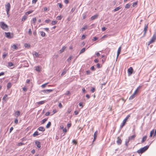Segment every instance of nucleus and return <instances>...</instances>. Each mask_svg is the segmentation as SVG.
<instances>
[{
  "mask_svg": "<svg viewBox=\"0 0 156 156\" xmlns=\"http://www.w3.org/2000/svg\"><path fill=\"white\" fill-rule=\"evenodd\" d=\"M0 26L3 30H7L8 29V26L4 22H0Z\"/></svg>",
  "mask_w": 156,
  "mask_h": 156,
  "instance_id": "nucleus-1",
  "label": "nucleus"
},
{
  "mask_svg": "<svg viewBox=\"0 0 156 156\" xmlns=\"http://www.w3.org/2000/svg\"><path fill=\"white\" fill-rule=\"evenodd\" d=\"M149 147L148 146H146L145 147L140 148L137 151V152L139 154H142L146 151Z\"/></svg>",
  "mask_w": 156,
  "mask_h": 156,
  "instance_id": "nucleus-2",
  "label": "nucleus"
},
{
  "mask_svg": "<svg viewBox=\"0 0 156 156\" xmlns=\"http://www.w3.org/2000/svg\"><path fill=\"white\" fill-rule=\"evenodd\" d=\"M156 40V31L153 34V35L150 40V41L148 42V44L150 45V44L154 43Z\"/></svg>",
  "mask_w": 156,
  "mask_h": 156,
  "instance_id": "nucleus-3",
  "label": "nucleus"
},
{
  "mask_svg": "<svg viewBox=\"0 0 156 156\" xmlns=\"http://www.w3.org/2000/svg\"><path fill=\"white\" fill-rule=\"evenodd\" d=\"M5 7L6 9V11L7 15L9 16V11L10 9V5L9 3H8L5 6Z\"/></svg>",
  "mask_w": 156,
  "mask_h": 156,
  "instance_id": "nucleus-4",
  "label": "nucleus"
},
{
  "mask_svg": "<svg viewBox=\"0 0 156 156\" xmlns=\"http://www.w3.org/2000/svg\"><path fill=\"white\" fill-rule=\"evenodd\" d=\"M5 36L9 38H11L13 37V34H11L10 32H5Z\"/></svg>",
  "mask_w": 156,
  "mask_h": 156,
  "instance_id": "nucleus-5",
  "label": "nucleus"
},
{
  "mask_svg": "<svg viewBox=\"0 0 156 156\" xmlns=\"http://www.w3.org/2000/svg\"><path fill=\"white\" fill-rule=\"evenodd\" d=\"M136 137V135L134 134V135H132V136H129L128 137V139L127 140V141H126V143H129V142L130 140H134V138H135V137Z\"/></svg>",
  "mask_w": 156,
  "mask_h": 156,
  "instance_id": "nucleus-6",
  "label": "nucleus"
},
{
  "mask_svg": "<svg viewBox=\"0 0 156 156\" xmlns=\"http://www.w3.org/2000/svg\"><path fill=\"white\" fill-rule=\"evenodd\" d=\"M148 28V24L145 25L144 26V36H145L146 35L147 32V29Z\"/></svg>",
  "mask_w": 156,
  "mask_h": 156,
  "instance_id": "nucleus-7",
  "label": "nucleus"
},
{
  "mask_svg": "<svg viewBox=\"0 0 156 156\" xmlns=\"http://www.w3.org/2000/svg\"><path fill=\"white\" fill-rule=\"evenodd\" d=\"M133 72V69L131 67H130L128 69V73L129 75H131Z\"/></svg>",
  "mask_w": 156,
  "mask_h": 156,
  "instance_id": "nucleus-8",
  "label": "nucleus"
},
{
  "mask_svg": "<svg viewBox=\"0 0 156 156\" xmlns=\"http://www.w3.org/2000/svg\"><path fill=\"white\" fill-rule=\"evenodd\" d=\"M53 91L52 89L44 90H42V92L44 93H48L52 92Z\"/></svg>",
  "mask_w": 156,
  "mask_h": 156,
  "instance_id": "nucleus-9",
  "label": "nucleus"
},
{
  "mask_svg": "<svg viewBox=\"0 0 156 156\" xmlns=\"http://www.w3.org/2000/svg\"><path fill=\"white\" fill-rule=\"evenodd\" d=\"M117 143L118 144L120 145L121 144L122 140L118 136L117 137Z\"/></svg>",
  "mask_w": 156,
  "mask_h": 156,
  "instance_id": "nucleus-10",
  "label": "nucleus"
},
{
  "mask_svg": "<svg viewBox=\"0 0 156 156\" xmlns=\"http://www.w3.org/2000/svg\"><path fill=\"white\" fill-rule=\"evenodd\" d=\"M98 134V131H96L94 134L93 142L95 140Z\"/></svg>",
  "mask_w": 156,
  "mask_h": 156,
  "instance_id": "nucleus-11",
  "label": "nucleus"
},
{
  "mask_svg": "<svg viewBox=\"0 0 156 156\" xmlns=\"http://www.w3.org/2000/svg\"><path fill=\"white\" fill-rule=\"evenodd\" d=\"M38 130L39 131H41L42 132L44 131L45 130V129L42 126H41L39 127L38 128Z\"/></svg>",
  "mask_w": 156,
  "mask_h": 156,
  "instance_id": "nucleus-12",
  "label": "nucleus"
},
{
  "mask_svg": "<svg viewBox=\"0 0 156 156\" xmlns=\"http://www.w3.org/2000/svg\"><path fill=\"white\" fill-rule=\"evenodd\" d=\"M121 50V47L120 46V47H119V48H118V50L117 58L119 56V55L120 54V53Z\"/></svg>",
  "mask_w": 156,
  "mask_h": 156,
  "instance_id": "nucleus-13",
  "label": "nucleus"
},
{
  "mask_svg": "<svg viewBox=\"0 0 156 156\" xmlns=\"http://www.w3.org/2000/svg\"><path fill=\"white\" fill-rule=\"evenodd\" d=\"M20 115V112L18 111L16 112L14 114V116L17 118Z\"/></svg>",
  "mask_w": 156,
  "mask_h": 156,
  "instance_id": "nucleus-14",
  "label": "nucleus"
},
{
  "mask_svg": "<svg viewBox=\"0 0 156 156\" xmlns=\"http://www.w3.org/2000/svg\"><path fill=\"white\" fill-rule=\"evenodd\" d=\"M35 143L37 145V147L39 148H40L41 147V145L40 143V142L38 141H36L35 142Z\"/></svg>",
  "mask_w": 156,
  "mask_h": 156,
  "instance_id": "nucleus-15",
  "label": "nucleus"
},
{
  "mask_svg": "<svg viewBox=\"0 0 156 156\" xmlns=\"http://www.w3.org/2000/svg\"><path fill=\"white\" fill-rule=\"evenodd\" d=\"M66 48V47L65 46H63L62 48L59 51L60 53H61L63 52L64 51V50H65Z\"/></svg>",
  "mask_w": 156,
  "mask_h": 156,
  "instance_id": "nucleus-16",
  "label": "nucleus"
},
{
  "mask_svg": "<svg viewBox=\"0 0 156 156\" xmlns=\"http://www.w3.org/2000/svg\"><path fill=\"white\" fill-rule=\"evenodd\" d=\"M98 15L97 14L93 16H92L90 18V19L91 20H94L95 19L97 18L98 16Z\"/></svg>",
  "mask_w": 156,
  "mask_h": 156,
  "instance_id": "nucleus-17",
  "label": "nucleus"
},
{
  "mask_svg": "<svg viewBox=\"0 0 156 156\" xmlns=\"http://www.w3.org/2000/svg\"><path fill=\"white\" fill-rule=\"evenodd\" d=\"M39 134L38 133V132L37 131H35L33 134V136L34 137H35L36 136H37Z\"/></svg>",
  "mask_w": 156,
  "mask_h": 156,
  "instance_id": "nucleus-18",
  "label": "nucleus"
},
{
  "mask_svg": "<svg viewBox=\"0 0 156 156\" xmlns=\"http://www.w3.org/2000/svg\"><path fill=\"white\" fill-rule=\"evenodd\" d=\"M147 136H144L143 137L142 140L141 141V143H143L147 139Z\"/></svg>",
  "mask_w": 156,
  "mask_h": 156,
  "instance_id": "nucleus-19",
  "label": "nucleus"
},
{
  "mask_svg": "<svg viewBox=\"0 0 156 156\" xmlns=\"http://www.w3.org/2000/svg\"><path fill=\"white\" fill-rule=\"evenodd\" d=\"M11 48H12V49L13 50H16V49H17V47L15 44H14L12 46H11Z\"/></svg>",
  "mask_w": 156,
  "mask_h": 156,
  "instance_id": "nucleus-20",
  "label": "nucleus"
},
{
  "mask_svg": "<svg viewBox=\"0 0 156 156\" xmlns=\"http://www.w3.org/2000/svg\"><path fill=\"white\" fill-rule=\"evenodd\" d=\"M136 94L135 93H133L132 95H131L129 98V100H132L135 97Z\"/></svg>",
  "mask_w": 156,
  "mask_h": 156,
  "instance_id": "nucleus-21",
  "label": "nucleus"
},
{
  "mask_svg": "<svg viewBox=\"0 0 156 156\" xmlns=\"http://www.w3.org/2000/svg\"><path fill=\"white\" fill-rule=\"evenodd\" d=\"M27 16H26L25 15H24L23 17H22V19H21V21H23V22H24V21L26 20V19H27Z\"/></svg>",
  "mask_w": 156,
  "mask_h": 156,
  "instance_id": "nucleus-22",
  "label": "nucleus"
},
{
  "mask_svg": "<svg viewBox=\"0 0 156 156\" xmlns=\"http://www.w3.org/2000/svg\"><path fill=\"white\" fill-rule=\"evenodd\" d=\"M33 12V10H31L25 13L26 15H28L30 14L31 13Z\"/></svg>",
  "mask_w": 156,
  "mask_h": 156,
  "instance_id": "nucleus-23",
  "label": "nucleus"
},
{
  "mask_svg": "<svg viewBox=\"0 0 156 156\" xmlns=\"http://www.w3.org/2000/svg\"><path fill=\"white\" fill-rule=\"evenodd\" d=\"M141 87L140 86H139L137 88V89H136V90H135V91L134 92V93H135V94H137V93H138V90H139V89H140V88H141Z\"/></svg>",
  "mask_w": 156,
  "mask_h": 156,
  "instance_id": "nucleus-24",
  "label": "nucleus"
},
{
  "mask_svg": "<svg viewBox=\"0 0 156 156\" xmlns=\"http://www.w3.org/2000/svg\"><path fill=\"white\" fill-rule=\"evenodd\" d=\"M40 33L41 36L42 37H44L45 36L46 34L44 32L41 31L40 32Z\"/></svg>",
  "mask_w": 156,
  "mask_h": 156,
  "instance_id": "nucleus-25",
  "label": "nucleus"
},
{
  "mask_svg": "<svg viewBox=\"0 0 156 156\" xmlns=\"http://www.w3.org/2000/svg\"><path fill=\"white\" fill-rule=\"evenodd\" d=\"M45 102H46V101H40L38 102H37V104L38 105H41V104H44Z\"/></svg>",
  "mask_w": 156,
  "mask_h": 156,
  "instance_id": "nucleus-26",
  "label": "nucleus"
},
{
  "mask_svg": "<svg viewBox=\"0 0 156 156\" xmlns=\"http://www.w3.org/2000/svg\"><path fill=\"white\" fill-rule=\"evenodd\" d=\"M11 86H12L11 83L10 82H9V83H8L7 84V88L8 89H9L11 87Z\"/></svg>",
  "mask_w": 156,
  "mask_h": 156,
  "instance_id": "nucleus-27",
  "label": "nucleus"
},
{
  "mask_svg": "<svg viewBox=\"0 0 156 156\" xmlns=\"http://www.w3.org/2000/svg\"><path fill=\"white\" fill-rule=\"evenodd\" d=\"M51 122H48V123L47 124V125L46 126V127L47 128H49L50 126H51Z\"/></svg>",
  "mask_w": 156,
  "mask_h": 156,
  "instance_id": "nucleus-28",
  "label": "nucleus"
},
{
  "mask_svg": "<svg viewBox=\"0 0 156 156\" xmlns=\"http://www.w3.org/2000/svg\"><path fill=\"white\" fill-rule=\"evenodd\" d=\"M36 71L40 72L41 71V69L40 67L39 66H36Z\"/></svg>",
  "mask_w": 156,
  "mask_h": 156,
  "instance_id": "nucleus-29",
  "label": "nucleus"
},
{
  "mask_svg": "<svg viewBox=\"0 0 156 156\" xmlns=\"http://www.w3.org/2000/svg\"><path fill=\"white\" fill-rule=\"evenodd\" d=\"M87 28V26H85L83 27L81 29V30L82 31H84L85 30H86Z\"/></svg>",
  "mask_w": 156,
  "mask_h": 156,
  "instance_id": "nucleus-30",
  "label": "nucleus"
},
{
  "mask_svg": "<svg viewBox=\"0 0 156 156\" xmlns=\"http://www.w3.org/2000/svg\"><path fill=\"white\" fill-rule=\"evenodd\" d=\"M121 7L120 6L118 7H116L114 9V11H118L120 9H121Z\"/></svg>",
  "mask_w": 156,
  "mask_h": 156,
  "instance_id": "nucleus-31",
  "label": "nucleus"
},
{
  "mask_svg": "<svg viewBox=\"0 0 156 156\" xmlns=\"http://www.w3.org/2000/svg\"><path fill=\"white\" fill-rule=\"evenodd\" d=\"M58 21L56 20L52 21L51 22V24L52 25H54L56 24L57 23Z\"/></svg>",
  "mask_w": 156,
  "mask_h": 156,
  "instance_id": "nucleus-32",
  "label": "nucleus"
},
{
  "mask_svg": "<svg viewBox=\"0 0 156 156\" xmlns=\"http://www.w3.org/2000/svg\"><path fill=\"white\" fill-rule=\"evenodd\" d=\"M154 129L152 130H151V131L150 133V137H151L152 136V135H153V134L154 133Z\"/></svg>",
  "mask_w": 156,
  "mask_h": 156,
  "instance_id": "nucleus-33",
  "label": "nucleus"
},
{
  "mask_svg": "<svg viewBox=\"0 0 156 156\" xmlns=\"http://www.w3.org/2000/svg\"><path fill=\"white\" fill-rule=\"evenodd\" d=\"M85 51V48H83L80 51V54L82 53H83Z\"/></svg>",
  "mask_w": 156,
  "mask_h": 156,
  "instance_id": "nucleus-34",
  "label": "nucleus"
},
{
  "mask_svg": "<svg viewBox=\"0 0 156 156\" xmlns=\"http://www.w3.org/2000/svg\"><path fill=\"white\" fill-rule=\"evenodd\" d=\"M37 19L36 17H34L32 19V21L33 22V23L34 24H35L36 21Z\"/></svg>",
  "mask_w": 156,
  "mask_h": 156,
  "instance_id": "nucleus-35",
  "label": "nucleus"
},
{
  "mask_svg": "<svg viewBox=\"0 0 156 156\" xmlns=\"http://www.w3.org/2000/svg\"><path fill=\"white\" fill-rule=\"evenodd\" d=\"M130 117V115H129L127 116L126 117V118L124 119V120H125L127 122L128 119H129V117Z\"/></svg>",
  "mask_w": 156,
  "mask_h": 156,
  "instance_id": "nucleus-36",
  "label": "nucleus"
},
{
  "mask_svg": "<svg viewBox=\"0 0 156 156\" xmlns=\"http://www.w3.org/2000/svg\"><path fill=\"white\" fill-rule=\"evenodd\" d=\"M48 83H45L44 84H42L41 86V87L43 88H44L46 86V85L48 84Z\"/></svg>",
  "mask_w": 156,
  "mask_h": 156,
  "instance_id": "nucleus-37",
  "label": "nucleus"
},
{
  "mask_svg": "<svg viewBox=\"0 0 156 156\" xmlns=\"http://www.w3.org/2000/svg\"><path fill=\"white\" fill-rule=\"evenodd\" d=\"M24 46L26 48V47L30 48V45L28 44H27V43L25 44Z\"/></svg>",
  "mask_w": 156,
  "mask_h": 156,
  "instance_id": "nucleus-38",
  "label": "nucleus"
},
{
  "mask_svg": "<svg viewBox=\"0 0 156 156\" xmlns=\"http://www.w3.org/2000/svg\"><path fill=\"white\" fill-rule=\"evenodd\" d=\"M62 18V16H58L57 17L56 19L58 20H60Z\"/></svg>",
  "mask_w": 156,
  "mask_h": 156,
  "instance_id": "nucleus-39",
  "label": "nucleus"
},
{
  "mask_svg": "<svg viewBox=\"0 0 156 156\" xmlns=\"http://www.w3.org/2000/svg\"><path fill=\"white\" fill-rule=\"evenodd\" d=\"M137 2H135L134 3H133V7H134L136 6L137 5Z\"/></svg>",
  "mask_w": 156,
  "mask_h": 156,
  "instance_id": "nucleus-40",
  "label": "nucleus"
},
{
  "mask_svg": "<svg viewBox=\"0 0 156 156\" xmlns=\"http://www.w3.org/2000/svg\"><path fill=\"white\" fill-rule=\"evenodd\" d=\"M7 97V94H5V95L3 97V100L4 101H6V100H5V99Z\"/></svg>",
  "mask_w": 156,
  "mask_h": 156,
  "instance_id": "nucleus-41",
  "label": "nucleus"
},
{
  "mask_svg": "<svg viewBox=\"0 0 156 156\" xmlns=\"http://www.w3.org/2000/svg\"><path fill=\"white\" fill-rule=\"evenodd\" d=\"M47 119H43L42 120V124H44L45 123V122L47 121Z\"/></svg>",
  "mask_w": 156,
  "mask_h": 156,
  "instance_id": "nucleus-42",
  "label": "nucleus"
},
{
  "mask_svg": "<svg viewBox=\"0 0 156 156\" xmlns=\"http://www.w3.org/2000/svg\"><path fill=\"white\" fill-rule=\"evenodd\" d=\"M23 145H24V144L23 143H20L17 144V146H22Z\"/></svg>",
  "mask_w": 156,
  "mask_h": 156,
  "instance_id": "nucleus-43",
  "label": "nucleus"
},
{
  "mask_svg": "<svg viewBox=\"0 0 156 156\" xmlns=\"http://www.w3.org/2000/svg\"><path fill=\"white\" fill-rule=\"evenodd\" d=\"M72 58V56H70L67 59V61L68 62H69Z\"/></svg>",
  "mask_w": 156,
  "mask_h": 156,
  "instance_id": "nucleus-44",
  "label": "nucleus"
},
{
  "mask_svg": "<svg viewBox=\"0 0 156 156\" xmlns=\"http://www.w3.org/2000/svg\"><path fill=\"white\" fill-rule=\"evenodd\" d=\"M8 54L7 53H4L3 55V58H5V57Z\"/></svg>",
  "mask_w": 156,
  "mask_h": 156,
  "instance_id": "nucleus-45",
  "label": "nucleus"
},
{
  "mask_svg": "<svg viewBox=\"0 0 156 156\" xmlns=\"http://www.w3.org/2000/svg\"><path fill=\"white\" fill-rule=\"evenodd\" d=\"M129 7H130V5L129 4H127L126 5L125 8H127V9L129 8Z\"/></svg>",
  "mask_w": 156,
  "mask_h": 156,
  "instance_id": "nucleus-46",
  "label": "nucleus"
},
{
  "mask_svg": "<svg viewBox=\"0 0 156 156\" xmlns=\"http://www.w3.org/2000/svg\"><path fill=\"white\" fill-rule=\"evenodd\" d=\"M58 6L60 8H62V4H61L60 3H58Z\"/></svg>",
  "mask_w": 156,
  "mask_h": 156,
  "instance_id": "nucleus-47",
  "label": "nucleus"
},
{
  "mask_svg": "<svg viewBox=\"0 0 156 156\" xmlns=\"http://www.w3.org/2000/svg\"><path fill=\"white\" fill-rule=\"evenodd\" d=\"M28 33L30 35L32 33L31 30V29H29L28 30Z\"/></svg>",
  "mask_w": 156,
  "mask_h": 156,
  "instance_id": "nucleus-48",
  "label": "nucleus"
},
{
  "mask_svg": "<svg viewBox=\"0 0 156 156\" xmlns=\"http://www.w3.org/2000/svg\"><path fill=\"white\" fill-rule=\"evenodd\" d=\"M125 124L122 123V124L120 126V128L122 129V127L124 126H125Z\"/></svg>",
  "mask_w": 156,
  "mask_h": 156,
  "instance_id": "nucleus-49",
  "label": "nucleus"
},
{
  "mask_svg": "<svg viewBox=\"0 0 156 156\" xmlns=\"http://www.w3.org/2000/svg\"><path fill=\"white\" fill-rule=\"evenodd\" d=\"M13 65V64L12 62H9L8 63V66H11Z\"/></svg>",
  "mask_w": 156,
  "mask_h": 156,
  "instance_id": "nucleus-50",
  "label": "nucleus"
},
{
  "mask_svg": "<svg viewBox=\"0 0 156 156\" xmlns=\"http://www.w3.org/2000/svg\"><path fill=\"white\" fill-rule=\"evenodd\" d=\"M71 126V123H68L67 125V126L68 128H69V127H70V126Z\"/></svg>",
  "mask_w": 156,
  "mask_h": 156,
  "instance_id": "nucleus-51",
  "label": "nucleus"
},
{
  "mask_svg": "<svg viewBox=\"0 0 156 156\" xmlns=\"http://www.w3.org/2000/svg\"><path fill=\"white\" fill-rule=\"evenodd\" d=\"M76 9V8L75 7H74V8H73L72 9H71V12H73Z\"/></svg>",
  "mask_w": 156,
  "mask_h": 156,
  "instance_id": "nucleus-52",
  "label": "nucleus"
},
{
  "mask_svg": "<svg viewBox=\"0 0 156 156\" xmlns=\"http://www.w3.org/2000/svg\"><path fill=\"white\" fill-rule=\"evenodd\" d=\"M71 112V109L69 108L68 109L67 112L68 113H69V114Z\"/></svg>",
  "mask_w": 156,
  "mask_h": 156,
  "instance_id": "nucleus-53",
  "label": "nucleus"
},
{
  "mask_svg": "<svg viewBox=\"0 0 156 156\" xmlns=\"http://www.w3.org/2000/svg\"><path fill=\"white\" fill-rule=\"evenodd\" d=\"M72 142L75 144H77V142L76 141L74 140H73Z\"/></svg>",
  "mask_w": 156,
  "mask_h": 156,
  "instance_id": "nucleus-54",
  "label": "nucleus"
},
{
  "mask_svg": "<svg viewBox=\"0 0 156 156\" xmlns=\"http://www.w3.org/2000/svg\"><path fill=\"white\" fill-rule=\"evenodd\" d=\"M58 106L59 107L61 108L62 107V104L61 103H59Z\"/></svg>",
  "mask_w": 156,
  "mask_h": 156,
  "instance_id": "nucleus-55",
  "label": "nucleus"
},
{
  "mask_svg": "<svg viewBox=\"0 0 156 156\" xmlns=\"http://www.w3.org/2000/svg\"><path fill=\"white\" fill-rule=\"evenodd\" d=\"M23 90L24 91H26L27 90V89L26 87H24L23 88Z\"/></svg>",
  "mask_w": 156,
  "mask_h": 156,
  "instance_id": "nucleus-56",
  "label": "nucleus"
},
{
  "mask_svg": "<svg viewBox=\"0 0 156 156\" xmlns=\"http://www.w3.org/2000/svg\"><path fill=\"white\" fill-rule=\"evenodd\" d=\"M86 37V36L84 35H83L81 39L82 40L84 39Z\"/></svg>",
  "mask_w": 156,
  "mask_h": 156,
  "instance_id": "nucleus-57",
  "label": "nucleus"
},
{
  "mask_svg": "<svg viewBox=\"0 0 156 156\" xmlns=\"http://www.w3.org/2000/svg\"><path fill=\"white\" fill-rule=\"evenodd\" d=\"M63 132H64L65 133L67 131V130L66 128H65L64 129H63Z\"/></svg>",
  "mask_w": 156,
  "mask_h": 156,
  "instance_id": "nucleus-58",
  "label": "nucleus"
},
{
  "mask_svg": "<svg viewBox=\"0 0 156 156\" xmlns=\"http://www.w3.org/2000/svg\"><path fill=\"white\" fill-rule=\"evenodd\" d=\"M95 91V89L94 88L92 87L91 89V91L92 92H94Z\"/></svg>",
  "mask_w": 156,
  "mask_h": 156,
  "instance_id": "nucleus-59",
  "label": "nucleus"
},
{
  "mask_svg": "<svg viewBox=\"0 0 156 156\" xmlns=\"http://www.w3.org/2000/svg\"><path fill=\"white\" fill-rule=\"evenodd\" d=\"M98 39V38L96 37H94L93 39V40L95 41L97 40Z\"/></svg>",
  "mask_w": 156,
  "mask_h": 156,
  "instance_id": "nucleus-60",
  "label": "nucleus"
},
{
  "mask_svg": "<svg viewBox=\"0 0 156 156\" xmlns=\"http://www.w3.org/2000/svg\"><path fill=\"white\" fill-rule=\"evenodd\" d=\"M50 113L49 112H47L45 114L46 116H48L50 115Z\"/></svg>",
  "mask_w": 156,
  "mask_h": 156,
  "instance_id": "nucleus-61",
  "label": "nucleus"
},
{
  "mask_svg": "<svg viewBox=\"0 0 156 156\" xmlns=\"http://www.w3.org/2000/svg\"><path fill=\"white\" fill-rule=\"evenodd\" d=\"M66 73V71H64L61 74V76H62L63 75L65 74Z\"/></svg>",
  "mask_w": 156,
  "mask_h": 156,
  "instance_id": "nucleus-62",
  "label": "nucleus"
},
{
  "mask_svg": "<svg viewBox=\"0 0 156 156\" xmlns=\"http://www.w3.org/2000/svg\"><path fill=\"white\" fill-rule=\"evenodd\" d=\"M13 128L12 127H11L9 130V133H11L12 131L13 130Z\"/></svg>",
  "mask_w": 156,
  "mask_h": 156,
  "instance_id": "nucleus-63",
  "label": "nucleus"
},
{
  "mask_svg": "<svg viewBox=\"0 0 156 156\" xmlns=\"http://www.w3.org/2000/svg\"><path fill=\"white\" fill-rule=\"evenodd\" d=\"M50 20H49V19H47V20H45V22L47 23H48L50 22Z\"/></svg>",
  "mask_w": 156,
  "mask_h": 156,
  "instance_id": "nucleus-64",
  "label": "nucleus"
}]
</instances>
